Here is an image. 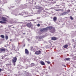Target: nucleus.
Masks as SVG:
<instances>
[{"mask_svg": "<svg viewBox=\"0 0 76 76\" xmlns=\"http://www.w3.org/2000/svg\"><path fill=\"white\" fill-rule=\"evenodd\" d=\"M48 29H49L51 30H50V32H51V33H54V32H55V31H56V30H55V28H52L51 27H48L46 28H44L42 29L43 31H46Z\"/></svg>", "mask_w": 76, "mask_h": 76, "instance_id": "f257e3e1", "label": "nucleus"}, {"mask_svg": "<svg viewBox=\"0 0 76 76\" xmlns=\"http://www.w3.org/2000/svg\"><path fill=\"white\" fill-rule=\"evenodd\" d=\"M17 58L16 57H14L12 60L13 64L14 66H15V63L16 62Z\"/></svg>", "mask_w": 76, "mask_h": 76, "instance_id": "f03ea898", "label": "nucleus"}, {"mask_svg": "<svg viewBox=\"0 0 76 76\" xmlns=\"http://www.w3.org/2000/svg\"><path fill=\"white\" fill-rule=\"evenodd\" d=\"M1 18V20H2V21H4V22H6L7 21V20H6V18L4 17H2Z\"/></svg>", "mask_w": 76, "mask_h": 76, "instance_id": "7ed1b4c3", "label": "nucleus"}, {"mask_svg": "<svg viewBox=\"0 0 76 76\" xmlns=\"http://www.w3.org/2000/svg\"><path fill=\"white\" fill-rule=\"evenodd\" d=\"M35 54H37V55H38L39 54H41V52L40 50H38L37 51L35 52Z\"/></svg>", "mask_w": 76, "mask_h": 76, "instance_id": "20e7f679", "label": "nucleus"}, {"mask_svg": "<svg viewBox=\"0 0 76 76\" xmlns=\"http://www.w3.org/2000/svg\"><path fill=\"white\" fill-rule=\"evenodd\" d=\"M26 26L28 28H31L32 26V24L31 23H28L26 25Z\"/></svg>", "mask_w": 76, "mask_h": 76, "instance_id": "39448f33", "label": "nucleus"}, {"mask_svg": "<svg viewBox=\"0 0 76 76\" xmlns=\"http://www.w3.org/2000/svg\"><path fill=\"white\" fill-rule=\"evenodd\" d=\"M25 52L26 54H29V51L28 49H25Z\"/></svg>", "mask_w": 76, "mask_h": 76, "instance_id": "423d86ee", "label": "nucleus"}, {"mask_svg": "<svg viewBox=\"0 0 76 76\" xmlns=\"http://www.w3.org/2000/svg\"><path fill=\"white\" fill-rule=\"evenodd\" d=\"M40 63L42 65H45V63H44V62L43 61H41L40 62Z\"/></svg>", "mask_w": 76, "mask_h": 76, "instance_id": "0eeeda50", "label": "nucleus"}, {"mask_svg": "<svg viewBox=\"0 0 76 76\" xmlns=\"http://www.w3.org/2000/svg\"><path fill=\"white\" fill-rule=\"evenodd\" d=\"M25 15L26 17H28V12H25Z\"/></svg>", "mask_w": 76, "mask_h": 76, "instance_id": "6e6552de", "label": "nucleus"}, {"mask_svg": "<svg viewBox=\"0 0 76 76\" xmlns=\"http://www.w3.org/2000/svg\"><path fill=\"white\" fill-rule=\"evenodd\" d=\"M52 40H56L57 38L55 37H52L51 38Z\"/></svg>", "mask_w": 76, "mask_h": 76, "instance_id": "1a4fd4ad", "label": "nucleus"}, {"mask_svg": "<svg viewBox=\"0 0 76 76\" xmlns=\"http://www.w3.org/2000/svg\"><path fill=\"white\" fill-rule=\"evenodd\" d=\"M68 47V45H66L64 46H63V47H64V48H67Z\"/></svg>", "mask_w": 76, "mask_h": 76, "instance_id": "9d476101", "label": "nucleus"}, {"mask_svg": "<svg viewBox=\"0 0 76 76\" xmlns=\"http://www.w3.org/2000/svg\"><path fill=\"white\" fill-rule=\"evenodd\" d=\"M1 49L2 51H2H6V49L5 48H3V49L1 48Z\"/></svg>", "mask_w": 76, "mask_h": 76, "instance_id": "9b49d317", "label": "nucleus"}, {"mask_svg": "<svg viewBox=\"0 0 76 76\" xmlns=\"http://www.w3.org/2000/svg\"><path fill=\"white\" fill-rule=\"evenodd\" d=\"M53 20L54 21H56L57 20V17H54L53 18Z\"/></svg>", "mask_w": 76, "mask_h": 76, "instance_id": "f8f14e48", "label": "nucleus"}, {"mask_svg": "<svg viewBox=\"0 0 76 76\" xmlns=\"http://www.w3.org/2000/svg\"><path fill=\"white\" fill-rule=\"evenodd\" d=\"M6 23V22L4 21H0V23Z\"/></svg>", "mask_w": 76, "mask_h": 76, "instance_id": "ddd939ff", "label": "nucleus"}, {"mask_svg": "<svg viewBox=\"0 0 76 76\" xmlns=\"http://www.w3.org/2000/svg\"><path fill=\"white\" fill-rule=\"evenodd\" d=\"M65 59L67 61L68 60H70V58H66Z\"/></svg>", "mask_w": 76, "mask_h": 76, "instance_id": "4468645a", "label": "nucleus"}, {"mask_svg": "<svg viewBox=\"0 0 76 76\" xmlns=\"http://www.w3.org/2000/svg\"><path fill=\"white\" fill-rule=\"evenodd\" d=\"M1 38H4V36L3 35H1Z\"/></svg>", "mask_w": 76, "mask_h": 76, "instance_id": "2eb2a0df", "label": "nucleus"}, {"mask_svg": "<svg viewBox=\"0 0 76 76\" xmlns=\"http://www.w3.org/2000/svg\"><path fill=\"white\" fill-rule=\"evenodd\" d=\"M56 11H60V10H61V9H59V10H56Z\"/></svg>", "mask_w": 76, "mask_h": 76, "instance_id": "dca6fc26", "label": "nucleus"}, {"mask_svg": "<svg viewBox=\"0 0 76 76\" xmlns=\"http://www.w3.org/2000/svg\"><path fill=\"white\" fill-rule=\"evenodd\" d=\"M70 19L71 20H73V18L72 17V16H70Z\"/></svg>", "mask_w": 76, "mask_h": 76, "instance_id": "f3484780", "label": "nucleus"}, {"mask_svg": "<svg viewBox=\"0 0 76 76\" xmlns=\"http://www.w3.org/2000/svg\"><path fill=\"white\" fill-rule=\"evenodd\" d=\"M5 38L6 40L7 39H8V36H6Z\"/></svg>", "mask_w": 76, "mask_h": 76, "instance_id": "a211bd4d", "label": "nucleus"}, {"mask_svg": "<svg viewBox=\"0 0 76 76\" xmlns=\"http://www.w3.org/2000/svg\"><path fill=\"white\" fill-rule=\"evenodd\" d=\"M34 64L33 63L31 64V66H34Z\"/></svg>", "mask_w": 76, "mask_h": 76, "instance_id": "6ab92c4d", "label": "nucleus"}, {"mask_svg": "<svg viewBox=\"0 0 76 76\" xmlns=\"http://www.w3.org/2000/svg\"><path fill=\"white\" fill-rule=\"evenodd\" d=\"M70 12V10H67V12L69 13V12Z\"/></svg>", "mask_w": 76, "mask_h": 76, "instance_id": "aec40b11", "label": "nucleus"}, {"mask_svg": "<svg viewBox=\"0 0 76 76\" xmlns=\"http://www.w3.org/2000/svg\"><path fill=\"white\" fill-rule=\"evenodd\" d=\"M31 50H33V47H31Z\"/></svg>", "mask_w": 76, "mask_h": 76, "instance_id": "412c9836", "label": "nucleus"}, {"mask_svg": "<svg viewBox=\"0 0 76 76\" xmlns=\"http://www.w3.org/2000/svg\"><path fill=\"white\" fill-rule=\"evenodd\" d=\"M2 53V51H1V49L0 48V53Z\"/></svg>", "mask_w": 76, "mask_h": 76, "instance_id": "4be33fe9", "label": "nucleus"}, {"mask_svg": "<svg viewBox=\"0 0 76 76\" xmlns=\"http://www.w3.org/2000/svg\"><path fill=\"white\" fill-rule=\"evenodd\" d=\"M37 26H38V27H39L40 26V24H38L37 25Z\"/></svg>", "mask_w": 76, "mask_h": 76, "instance_id": "5701e85b", "label": "nucleus"}, {"mask_svg": "<svg viewBox=\"0 0 76 76\" xmlns=\"http://www.w3.org/2000/svg\"><path fill=\"white\" fill-rule=\"evenodd\" d=\"M47 63L48 64H50V61H47Z\"/></svg>", "mask_w": 76, "mask_h": 76, "instance_id": "b1692460", "label": "nucleus"}, {"mask_svg": "<svg viewBox=\"0 0 76 76\" xmlns=\"http://www.w3.org/2000/svg\"><path fill=\"white\" fill-rule=\"evenodd\" d=\"M1 72V69H0V72Z\"/></svg>", "mask_w": 76, "mask_h": 76, "instance_id": "393cba45", "label": "nucleus"}, {"mask_svg": "<svg viewBox=\"0 0 76 76\" xmlns=\"http://www.w3.org/2000/svg\"><path fill=\"white\" fill-rule=\"evenodd\" d=\"M25 45H23V47H25Z\"/></svg>", "mask_w": 76, "mask_h": 76, "instance_id": "a878e982", "label": "nucleus"}, {"mask_svg": "<svg viewBox=\"0 0 76 76\" xmlns=\"http://www.w3.org/2000/svg\"><path fill=\"white\" fill-rule=\"evenodd\" d=\"M75 46H74V48H75Z\"/></svg>", "mask_w": 76, "mask_h": 76, "instance_id": "bb28decb", "label": "nucleus"}, {"mask_svg": "<svg viewBox=\"0 0 76 76\" xmlns=\"http://www.w3.org/2000/svg\"><path fill=\"white\" fill-rule=\"evenodd\" d=\"M65 66V67H66V66Z\"/></svg>", "mask_w": 76, "mask_h": 76, "instance_id": "cd10ccee", "label": "nucleus"}, {"mask_svg": "<svg viewBox=\"0 0 76 76\" xmlns=\"http://www.w3.org/2000/svg\"><path fill=\"white\" fill-rule=\"evenodd\" d=\"M28 61H29V60H28Z\"/></svg>", "mask_w": 76, "mask_h": 76, "instance_id": "c85d7f7f", "label": "nucleus"}, {"mask_svg": "<svg viewBox=\"0 0 76 76\" xmlns=\"http://www.w3.org/2000/svg\"><path fill=\"white\" fill-rule=\"evenodd\" d=\"M23 34H25L24 33Z\"/></svg>", "mask_w": 76, "mask_h": 76, "instance_id": "c756f323", "label": "nucleus"}, {"mask_svg": "<svg viewBox=\"0 0 76 76\" xmlns=\"http://www.w3.org/2000/svg\"><path fill=\"white\" fill-rule=\"evenodd\" d=\"M72 40H73V39Z\"/></svg>", "mask_w": 76, "mask_h": 76, "instance_id": "7c9ffc66", "label": "nucleus"}]
</instances>
